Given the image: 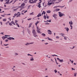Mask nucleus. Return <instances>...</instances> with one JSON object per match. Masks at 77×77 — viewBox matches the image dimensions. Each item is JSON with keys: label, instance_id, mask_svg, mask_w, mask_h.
Masks as SVG:
<instances>
[{"label": "nucleus", "instance_id": "1", "mask_svg": "<svg viewBox=\"0 0 77 77\" xmlns=\"http://www.w3.org/2000/svg\"><path fill=\"white\" fill-rule=\"evenodd\" d=\"M38 1V0H29V3H31V4H33V3H36V2Z\"/></svg>", "mask_w": 77, "mask_h": 77}, {"label": "nucleus", "instance_id": "2", "mask_svg": "<svg viewBox=\"0 0 77 77\" xmlns=\"http://www.w3.org/2000/svg\"><path fill=\"white\" fill-rule=\"evenodd\" d=\"M59 16L60 17H63V16H65V14H62V13H61L60 12H58Z\"/></svg>", "mask_w": 77, "mask_h": 77}, {"label": "nucleus", "instance_id": "3", "mask_svg": "<svg viewBox=\"0 0 77 77\" xmlns=\"http://www.w3.org/2000/svg\"><path fill=\"white\" fill-rule=\"evenodd\" d=\"M39 30H40V29H39V28H38V26H37V33H40L41 34V33L42 32H40V31H39Z\"/></svg>", "mask_w": 77, "mask_h": 77}, {"label": "nucleus", "instance_id": "4", "mask_svg": "<svg viewBox=\"0 0 77 77\" xmlns=\"http://www.w3.org/2000/svg\"><path fill=\"white\" fill-rule=\"evenodd\" d=\"M34 44V42H31L30 43H26V44H25V45H27V46L28 45H29L30 44Z\"/></svg>", "mask_w": 77, "mask_h": 77}, {"label": "nucleus", "instance_id": "5", "mask_svg": "<svg viewBox=\"0 0 77 77\" xmlns=\"http://www.w3.org/2000/svg\"><path fill=\"white\" fill-rule=\"evenodd\" d=\"M7 39H9V40H15V38L13 37H10L8 38Z\"/></svg>", "mask_w": 77, "mask_h": 77}, {"label": "nucleus", "instance_id": "6", "mask_svg": "<svg viewBox=\"0 0 77 77\" xmlns=\"http://www.w3.org/2000/svg\"><path fill=\"white\" fill-rule=\"evenodd\" d=\"M48 34L49 35H51L52 34V32H51V31L50 30V29H49L48 30Z\"/></svg>", "mask_w": 77, "mask_h": 77}, {"label": "nucleus", "instance_id": "7", "mask_svg": "<svg viewBox=\"0 0 77 77\" xmlns=\"http://www.w3.org/2000/svg\"><path fill=\"white\" fill-rule=\"evenodd\" d=\"M60 11V9H58V8H56V9H55V10H54L53 11V12H57V11Z\"/></svg>", "mask_w": 77, "mask_h": 77}, {"label": "nucleus", "instance_id": "8", "mask_svg": "<svg viewBox=\"0 0 77 77\" xmlns=\"http://www.w3.org/2000/svg\"><path fill=\"white\" fill-rule=\"evenodd\" d=\"M56 16H57V14H54V15L52 16V17H54V18L56 19V18H57V17H56Z\"/></svg>", "mask_w": 77, "mask_h": 77}, {"label": "nucleus", "instance_id": "9", "mask_svg": "<svg viewBox=\"0 0 77 77\" xmlns=\"http://www.w3.org/2000/svg\"><path fill=\"white\" fill-rule=\"evenodd\" d=\"M30 61H34V59L33 57H31L30 58Z\"/></svg>", "mask_w": 77, "mask_h": 77}, {"label": "nucleus", "instance_id": "10", "mask_svg": "<svg viewBox=\"0 0 77 77\" xmlns=\"http://www.w3.org/2000/svg\"><path fill=\"white\" fill-rule=\"evenodd\" d=\"M37 33H35L34 34H33V36H34V37H37V36H38V35H37V34H36Z\"/></svg>", "mask_w": 77, "mask_h": 77}, {"label": "nucleus", "instance_id": "11", "mask_svg": "<svg viewBox=\"0 0 77 77\" xmlns=\"http://www.w3.org/2000/svg\"><path fill=\"white\" fill-rule=\"evenodd\" d=\"M32 33L33 34H34V33H36V31L35 29L32 30Z\"/></svg>", "mask_w": 77, "mask_h": 77}, {"label": "nucleus", "instance_id": "12", "mask_svg": "<svg viewBox=\"0 0 77 77\" xmlns=\"http://www.w3.org/2000/svg\"><path fill=\"white\" fill-rule=\"evenodd\" d=\"M6 2H7L5 3V4H8L9 2V0H5Z\"/></svg>", "mask_w": 77, "mask_h": 77}, {"label": "nucleus", "instance_id": "13", "mask_svg": "<svg viewBox=\"0 0 77 77\" xmlns=\"http://www.w3.org/2000/svg\"><path fill=\"white\" fill-rule=\"evenodd\" d=\"M64 29H65L66 30V31H67V32H68V31H69V28H66V27H65L64 28Z\"/></svg>", "mask_w": 77, "mask_h": 77}, {"label": "nucleus", "instance_id": "14", "mask_svg": "<svg viewBox=\"0 0 77 77\" xmlns=\"http://www.w3.org/2000/svg\"><path fill=\"white\" fill-rule=\"evenodd\" d=\"M69 24H70V25H72L73 24V23L72 22V21L71 20L70 22H69Z\"/></svg>", "mask_w": 77, "mask_h": 77}, {"label": "nucleus", "instance_id": "15", "mask_svg": "<svg viewBox=\"0 0 77 77\" xmlns=\"http://www.w3.org/2000/svg\"><path fill=\"white\" fill-rule=\"evenodd\" d=\"M41 14L40 13L37 16V17H41Z\"/></svg>", "mask_w": 77, "mask_h": 77}, {"label": "nucleus", "instance_id": "16", "mask_svg": "<svg viewBox=\"0 0 77 77\" xmlns=\"http://www.w3.org/2000/svg\"><path fill=\"white\" fill-rule=\"evenodd\" d=\"M63 62H64V61H63V59L60 60V63Z\"/></svg>", "mask_w": 77, "mask_h": 77}, {"label": "nucleus", "instance_id": "17", "mask_svg": "<svg viewBox=\"0 0 77 77\" xmlns=\"http://www.w3.org/2000/svg\"><path fill=\"white\" fill-rule=\"evenodd\" d=\"M60 35H61V36L64 37V35H65V34H64L63 33H60Z\"/></svg>", "mask_w": 77, "mask_h": 77}, {"label": "nucleus", "instance_id": "18", "mask_svg": "<svg viewBox=\"0 0 77 77\" xmlns=\"http://www.w3.org/2000/svg\"><path fill=\"white\" fill-rule=\"evenodd\" d=\"M29 15H34V12H32V13H30L29 14Z\"/></svg>", "mask_w": 77, "mask_h": 77}, {"label": "nucleus", "instance_id": "19", "mask_svg": "<svg viewBox=\"0 0 77 77\" xmlns=\"http://www.w3.org/2000/svg\"><path fill=\"white\" fill-rule=\"evenodd\" d=\"M42 36H45V35H45V34L44 33H42Z\"/></svg>", "mask_w": 77, "mask_h": 77}, {"label": "nucleus", "instance_id": "20", "mask_svg": "<svg viewBox=\"0 0 77 77\" xmlns=\"http://www.w3.org/2000/svg\"><path fill=\"white\" fill-rule=\"evenodd\" d=\"M25 6V4L24 3H23L21 5V6H22V7L23 6Z\"/></svg>", "mask_w": 77, "mask_h": 77}, {"label": "nucleus", "instance_id": "21", "mask_svg": "<svg viewBox=\"0 0 77 77\" xmlns=\"http://www.w3.org/2000/svg\"><path fill=\"white\" fill-rule=\"evenodd\" d=\"M47 13H51V11H50V10H48V11H47Z\"/></svg>", "mask_w": 77, "mask_h": 77}, {"label": "nucleus", "instance_id": "22", "mask_svg": "<svg viewBox=\"0 0 77 77\" xmlns=\"http://www.w3.org/2000/svg\"><path fill=\"white\" fill-rule=\"evenodd\" d=\"M64 38L65 40H67V38H68V37H66L64 36Z\"/></svg>", "mask_w": 77, "mask_h": 77}, {"label": "nucleus", "instance_id": "23", "mask_svg": "<svg viewBox=\"0 0 77 77\" xmlns=\"http://www.w3.org/2000/svg\"><path fill=\"white\" fill-rule=\"evenodd\" d=\"M14 55L15 56H17V55H18V54L17 53H15Z\"/></svg>", "mask_w": 77, "mask_h": 77}, {"label": "nucleus", "instance_id": "24", "mask_svg": "<svg viewBox=\"0 0 77 77\" xmlns=\"http://www.w3.org/2000/svg\"><path fill=\"white\" fill-rule=\"evenodd\" d=\"M52 4V3H50L49 2H48V5H50Z\"/></svg>", "mask_w": 77, "mask_h": 77}, {"label": "nucleus", "instance_id": "25", "mask_svg": "<svg viewBox=\"0 0 77 77\" xmlns=\"http://www.w3.org/2000/svg\"><path fill=\"white\" fill-rule=\"evenodd\" d=\"M48 39L49 40V41H53V40H52V39L50 38H48Z\"/></svg>", "mask_w": 77, "mask_h": 77}, {"label": "nucleus", "instance_id": "26", "mask_svg": "<svg viewBox=\"0 0 77 77\" xmlns=\"http://www.w3.org/2000/svg\"><path fill=\"white\" fill-rule=\"evenodd\" d=\"M16 25L18 27H20V26H19V25H18V23H16Z\"/></svg>", "mask_w": 77, "mask_h": 77}, {"label": "nucleus", "instance_id": "27", "mask_svg": "<svg viewBox=\"0 0 77 77\" xmlns=\"http://www.w3.org/2000/svg\"><path fill=\"white\" fill-rule=\"evenodd\" d=\"M38 7H39V8H40L41 7V4H38Z\"/></svg>", "mask_w": 77, "mask_h": 77}, {"label": "nucleus", "instance_id": "28", "mask_svg": "<svg viewBox=\"0 0 77 77\" xmlns=\"http://www.w3.org/2000/svg\"><path fill=\"white\" fill-rule=\"evenodd\" d=\"M32 23H30L29 24V27H31V26H32Z\"/></svg>", "mask_w": 77, "mask_h": 77}, {"label": "nucleus", "instance_id": "29", "mask_svg": "<svg viewBox=\"0 0 77 77\" xmlns=\"http://www.w3.org/2000/svg\"><path fill=\"white\" fill-rule=\"evenodd\" d=\"M6 20H7V19L6 18L4 19L3 20V21H6Z\"/></svg>", "mask_w": 77, "mask_h": 77}, {"label": "nucleus", "instance_id": "30", "mask_svg": "<svg viewBox=\"0 0 77 77\" xmlns=\"http://www.w3.org/2000/svg\"><path fill=\"white\" fill-rule=\"evenodd\" d=\"M39 23V21H37V22L36 23H35V25L37 26V24Z\"/></svg>", "mask_w": 77, "mask_h": 77}, {"label": "nucleus", "instance_id": "31", "mask_svg": "<svg viewBox=\"0 0 77 77\" xmlns=\"http://www.w3.org/2000/svg\"><path fill=\"white\" fill-rule=\"evenodd\" d=\"M11 23L12 24H13L14 25H15V23H14V22L13 21H12L11 22Z\"/></svg>", "mask_w": 77, "mask_h": 77}, {"label": "nucleus", "instance_id": "32", "mask_svg": "<svg viewBox=\"0 0 77 77\" xmlns=\"http://www.w3.org/2000/svg\"><path fill=\"white\" fill-rule=\"evenodd\" d=\"M27 56H33V55L29 54H27Z\"/></svg>", "mask_w": 77, "mask_h": 77}, {"label": "nucleus", "instance_id": "33", "mask_svg": "<svg viewBox=\"0 0 77 77\" xmlns=\"http://www.w3.org/2000/svg\"><path fill=\"white\" fill-rule=\"evenodd\" d=\"M2 39L3 40H5V36H2Z\"/></svg>", "mask_w": 77, "mask_h": 77}, {"label": "nucleus", "instance_id": "34", "mask_svg": "<svg viewBox=\"0 0 77 77\" xmlns=\"http://www.w3.org/2000/svg\"><path fill=\"white\" fill-rule=\"evenodd\" d=\"M44 18L45 20H46V16H45V15H44Z\"/></svg>", "mask_w": 77, "mask_h": 77}, {"label": "nucleus", "instance_id": "35", "mask_svg": "<svg viewBox=\"0 0 77 77\" xmlns=\"http://www.w3.org/2000/svg\"><path fill=\"white\" fill-rule=\"evenodd\" d=\"M28 32L29 33V34H30V30H28Z\"/></svg>", "mask_w": 77, "mask_h": 77}, {"label": "nucleus", "instance_id": "36", "mask_svg": "<svg viewBox=\"0 0 77 77\" xmlns=\"http://www.w3.org/2000/svg\"><path fill=\"white\" fill-rule=\"evenodd\" d=\"M17 15H18V14L15 13V14H14V16L15 17H16V16H17Z\"/></svg>", "mask_w": 77, "mask_h": 77}, {"label": "nucleus", "instance_id": "37", "mask_svg": "<svg viewBox=\"0 0 77 77\" xmlns=\"http://www.w3.org/2000/svg\"><path fill=\"white\" fill-rule=\"evenodd\" d=\"M70 61L72 62V63H73V62H74V61L72 60V61L71 60H69Z\"/></svg>", "mask_w": 77, "mask_h": 77}, {"label": "nucleus", "instance_id": "38", "mask_svg": "<svg viewBox=\"0 0 77 77\" xmlns=\"http://www.w3.org/2000/svg\"><path fill=\"white\" fill-rule=\"evenodd\" d=\"M59 36H57L56 37V39H59Z\"/></svg>", "mask_w": 77, "mask_h": 77}, {"label": "nucleus", "instance_id": "39", "mask_svg": "<svg viewBox=\"0 0 77 77\" xmlns=\"http://www.w3.org/2000/svg\"><path fill=\"white\" fill-rule=\"evenodd\" d=\"M54 72H55V73H56V72H57V71L56 70H54Z\"/></svg>", "mask_w": 77, "mask_h": 77}, {"label": "nucleus", "instance_id": "40", "mask_svg": "<svg viewBox=\"0 0 77 77\" xmlns=\"http://www.w3.org/2000/svg\"><path fill=\"white\" fill-rule=\"evenodd\" d=\"M43 14H44V15H45L46 14V13L45 11H43Z\"/></svg>", "mask_w": 77, "mask_h": 77}, {"label": "nucleus", "instance_id": "41", "mask_svg": "<svg viewBox=\"0 0 77 77\" xmlns=\"http://www.w3.org/2000/svg\"><path fill=\"white\" fill-rule=\"evenodd\" d=\"M57 8V6H55L53 7L54 9H55V8Z\"/></svg>", "mask_w": 77, "mask_h": 77}, {"label": "nucleus", "instance_id": "42", "mask_svg": "<svg viewBox=\"0 0 77 77\" xmlns=\"http://www.w3.org/2000/svg\"><path fill=\"white\" fill-rule=\"evenodd\" d=\"M74 74V76H75V77H76V75H76V73H75Z\"/></svg>", "mask_w": 77, "mask_h": 77}, {"label": "nucleus", "instance_id": "43", "mask_svg": "<svg viewBox=\"0 0 77 77\" xmlns=\"http://www.w3.org/2000/svg\"><path fill=\"white\" fill-rule=\"evenodd\" d=\"M52 56H57V57H58V56H57L56 55H52Z\"/></svg>", "mask_w": 77, "mask_h": 77}, {"label": "nucleus", "instance_id": "44", "mask_svg": "<svg viewBox=\"0 0 77 77\" xmlns=\"http://www.w3.org/2000/svg\"><path fill=\"white\" fill-rule=\"evenodd\" d=\"M9 25H10V26H12V23H9Z\"/></svg>", "mask_w": 77, "mask_h": 77}, {"label": "nucleus", "instance_id": "45", "mask_svg": "<svg viewBox=\"0 0 77 77\" xmlns=\"http://www.w3.org/2000/svg\"><path fill=\"white\" fill-rule=\"evenodd\" d=\"M57 60H59V61H60V59H59V58H57Z\"/></svg>", "mask_w": 77, "mask_h": 77}, {"label": "nucleus", "instance_id": "46", "mask_svg": "<svg viewBox=\"0 0 77 77\" xmlns=\"http://www.w3.org/2000/svg\"><path fill=\"white\" fill-rule=\"evenodd\" d=\"M4 45L5 46H7V45H9V44H7V45L4 44Z\"/></svg>", "mask_w": 77, "mask_h": 77}, {"label": "nucleus", "instance_id": "47", "mask_svg": "<svg viewBox=\"0 0 77 77\" xmlns=\"http://www.w3.org/2000/svg\"><path fill=\"white\" fill-rule=\"evenodd\" d=\"M16 23H18V21L17 20H15V24Z\"/></svg>", "mask_w": 77, "mask_h": 77}, {"label": "nucleus", "instance_id": "48", "mask_svg": "<svg viewBox=\"0 0 77 77\" xmlns=\"http://www.w3.org/2000/svg\"><path fill=\"white\" fill-rule=\"evenodd\" d=\"M17 8L16 9H14V11H17Z\"/></svg>", "mask_w": 77, "mask_h": 77}, {"label": "nucleus", "instance_id": "49", "mask_svg": "<svg viewBox=\"0 0 77 77\" xmlns=\"http://www.w3.org/2000/svg\"><path fill=\"white\" fill-rule=\"evenodd\" d=\"M12 2H13V0L11 1L10 3L9 2V4L11 3H12Z\"/></svg>", "mask_w": 77, "mask_h": 77}, {"label": "nucleus", "instance_id": "50", "mask_svg": "<svg viewBox=\"0 0 77 77\" xmlns=\"http://www.w3.org/2000/svg\"><path fill=\"white\" fill-rule=\"evenodd\" d=\"M5 36H10V35H5Z\"/></svg>", "mask_w": 77, "mask_h": 77}, {"label": "nucleus", "instance_id": "51", "mask_svg": "<svg viewBox=\"0 0 77 77\" xmlns=\"http://www.w3.org/2000/svg\"><path fill=\"white\" fill-rule=\"evenodd\" d=\"M32 20V19H31V18H29V19H28V20Z\"/></svg>", "mask_w": 77, "mask_h": 77}, {"label": "nucleus", "instance_id": "52", "mask_svg": "<svg viewBox=\"0 0 77 77\" xmlns=\"http://www.w3.org/2000/svg\"><path fill=\"white\" fill-rule=\"evenodd\" d=\"M0 1L1 2H3V0H0Z\"/></svg>", "mask_w": 77, "mask_h": 77}, {"label": "nucleus", "instance_id": "53", "mask_svg": "<svg viewBox=\"0 0 77 77\" xmlns=\"http://www.w3.org/2000/svg\"><path fill=\"white\" fill-rule=\"evenodd\" d=\"M47 18L48 19V18H49V17H48V16H47Z\"/></svg>", "mask_w": 77, "mask_h": 77}, {"label": "nucleus", "instance_id": "54", "mask_svg": "<svg viewBox=\"0 0 77 77\" xmlns=\"http://www.w3.org/2000/svg\"><path fill=\"white\" fill-rule=\"evenodd\" d=\"M5 42H8V40H6L5 41Z\"/></svg>", "mask_w": 77, "mask_h": 77}, {"label": "nucleus", "instance_id": "55", "mask_svg": "<svg viewBox=\"0 0 77 77\" xmlns=\"http://www.w3.org/2000/svg\"><path fill=\"white\" fill-rule=\"evenodd\" d=\"M27 12V10L26 11H25L24 12V13H26V12Z\"/></svg>", "mask_w": 77, "mask_h": 77}, {"label": "nucleus", "instance_id": "56", "mask_svg": "<svg viewBox=\"0 0 77 77\" xmlns=\"http://www.w3.org/2000/svg\"><path fill=\"white\" fill-rule=\"evenodd\" d=\"M4 32H1L0 34H2V35H3Z\"/></svg>", "mask_w": 77, "mask_h": 77}, {"label": "nucleus", "instance_id": "57", "mask_svg": "<svg viewBox=\"0 0 77 77\" xmlns=\"http://www.w3.org/2000/svg\"><path fill=\"white\" fill-rule=\"evenodd\" d=\"M0 23L1 24V25H2V22H0Z\"/></svg>", "mask_w": 77, "mask_h": 77}, {"label": "nucleus", "instance_id": "58", "mask_svg": "<svg viewBox=\"0 0 77 77\" xmlns=\"http://www.w3.org/2000/svg\"><path fill=\"white\" fill-rule=\"evenodd\" d=\"M73 0H70L69 1V2H72V1Z\"/></svg>", "mask_w": 77, "mask_h": 77}, {"label": "nucleus", "instance_id": "59", "mask_svg": "<svg viewBox=\"0 0 77 77\" xmlns=\"http://www.w3.org/2000/svg\"><path fill=\"white\" fill-rule=\"evenodd\" d=\"M74 47H75V46H73V48H72V49H74Z\"/></svg>", "mask_w": 77, "mask_h": 77}, {"label": "nucleus", "instance_id": "60", "mask_svg": "<svg viewBox=\"0 0 77 77\" xmlns=\"http://www.w3.org/2000/svg\"><path fill=\"white\" fill-rule=\"evenodd\" d=\"M63 26H65V23H63Z\"/></svg>", "mask_w": 77, "mask_h": 77}, {"label": "nucleus", "instance_id": "61", "mask_svg": "<svg viewBox=\"0 0 77 77\" xmlns=\"http://www.w3.org/2000/svg\"><path fill=\"white\" fill-rule=\"evenodd\" d=\"M48 22H49V23H51V20H49Z\"/></svg>", "mask_w": 77, "mask_h": 77}, {"label": "nucleus", "instance_id": "62", "mask_svg": "<svg viewBox=\"0 0 77 77\" xmlns=\"http://www.w3.org/2000/svg\"><path fill=\"white\" fill-rule=\"evenodd\" d=\"M1 45H2V41H1Z\"/></svg>", "mask_w": 77, "mask_h": 77}, {"label": "nucleus", "instance_id": "63", "mask_svg": "<svg viewBox=\"0 0 77 77\" xmlns=\"http://www.w3.org/2000/svg\"><path fill=\"white\" fill-rule=\"evenodd\" d=\"M11 14H8L7 15H10Z\"/></svg>", "mask_w": 77, "mask_h": 77}, {"label": "nucleus", "instance_id": "64", "mask_svg": "<svg viewBox=\"0 0 77 77\" xmlns=\"http://www.w3.org/2000/svg\"><path fill=\"white\" fill-rule=\"evenodd\" d=\"M45 24H50V23H45Z\"/></svg>", "mask_w": 77, "mask_h": 77}]
</instances>
